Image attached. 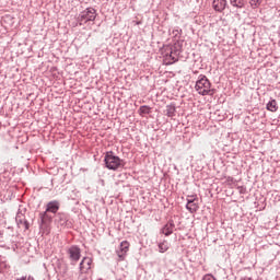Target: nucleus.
Listing matches in <instances>:
<instances>
[{
    "mask_svg": "<svg viewBox=\"0 0 280 280\" xmlns=\"http://www.w3.org/2000/svg\"><path fill=\"white\" fill-rule=\"evenodd\" d=\"M231 5H233V8H245L246 5V0H230Z\"/></svg>",
    "mask_w": 280,
    "mask_h": 280,
    "instance_id": "f3484780",
    "label": "nucleus"
},
{
    "mask_svg": "<svg viewBox=\"0 0 280 280\" xmlns=\"http://www.w3.org/2000/svg\"><path fill=\"white\" fill-rule=\"evenodd\" d=\"M195 89L199 95H209L211 93V81H209L207 75L201 74L196 82Z\"/></svg>",
    "mask_w": 280,
    "mask_h": 280,
    "instance_id": "f03ea898",
    "label": "nucleus"
},
{
    "mask_svg": "<svg viewBox=\"0 0 280 280\" xmlns=\"http://www.w3.org/2000/svg\"><path fill=\"white\" fill-rule=\"evenodd\" d=\"M104 163L105 167H107V170H112L113 172H117V170H124V167H126V162L119 156L115 155L113 151L106 152Z\"/></svg>",
    "mask_w": 280,
    "mask_h": 280,
    "instance_id": "f257e3e1",
    "label": "nucleus"
},
{
    "mask_svg": "<svg viewBox=\"0 0 280 280\" xmlns=\"http://www.w3.org/2000/svg\"><path fill=\"white\" fill-rule=\"evenodd\" d=\"M174 229H176V224H174V220H168V222L163 226L162 233L166 237H170V235H172V233H174Z\"/></svg>",
    "mask_w": 280,
    "mask_h": 280,
    "instance_id": "1a4fd4ad",
    "label": "nucleus"
},
{
    "mask_svg": "<svg viewBox=\"0 0 280 280\" xmlns=\"http://www.w3.org/2000/svg\"><path fill=\"white\" fill-rule=\"evenodd\" d=\"M277 101L271 100L267 103V110H270L271 113H277L278 110Z\"/></svg>",
    "mask_w": 280,
    "mask_h": 280,
    "instance_id": "a211bd4d",
    "label": "nucleus"
},
{
    "mask_svg": "<svg viewBox=\"0 0 280 280\" xmlns=\"http://www.w3.org/2000/svg\"><path fill=\"white\" fill-rule=\"evenodd\" d=\"M60 209V202L58 200L49 201L46 206V211L48 213H58Z\"/></svg>",
    "mask_w": 280,
    "mask_h": 280,
    "instance_id": "9d476101",
    "label": "nucleus"
},
{
    "mask_svg": "<svg viewBox=\"0 0 280 280\" xmlns=\"http://www.w3.org/2000/svg\"><path fill=\"white\" fill-rule=\"evenodd\" d=\"M159 253H167L170 250V243L164 240L163 242L158 244Z\"/></svg>",
    "mask_w": 280,
    "mask_h": 280,
    "instance_id": "dca6fc26",
    "label": "nucleus"
},
{
    "mask_svg": "<svg viewBox=\"0 0 280 280\" xmlns=\"http://www.w3.org/2000/svg\"><path fill=\"white\" fill-rule=\"evenodd\" d=\"M57 220L60 226H66L67 229L71 226V221H69V215L67 213H57Z\"/></svg>",
    "mask_w": 280,
    "mask_h": 280,
    "instance_id": "6e6552de",
    "label": "nucleus"
},
{
    "mask_svg": "<svg viewBox=\"0 0 280 280\" xmlns=\"http://www.w3.org/2000/svg\"><path fill=\"white\" fill-rule=\"evenodd\" d=\"M249 3L252 7L257 8V5H259V3H261V0H249Z\"/></svg>",
    "mask_w": 280,
    "mask_h": 280,
    "instance_id": "aec40b11",
    "label": "nucleus"
},
{
    "mask_svg": "<svg viewBox=\"0 0 280 280\" xmlns=\"http://www.w3.org/2000/svg\"><path fill=\"white\" fill-rule=\"evenodd\" d=\"M67 253L69 255V259L73 264H78V261H80V257H82V250L80 249V247H78V245L70 246Z\"/></svg>",
    "mask_w": 280,
    "mask_h": 280,
    "instance_id": "39448f33",
    "label": "nucleus"
},
{
    "mask_svg": "<svg viewBox=\"0 0 280 280\" xmlns=\"http://www.w3.org/2000/svg\"><path fill=\"white\" fill-rule=\"evenodd\" d=\"M128 250H130V243L128 241H122L119 245V249L116 252L120 261H124V259H126Z\"/></svg>",
    "mask_w": 280,
    "mask_h": 280,
    "instance_id": "423d86ee",
    "label": "nucleus"
},
{
    "mask_svg": "<svg viewBox=\"0 0 280 280\" xmlns=\"http://www.w3.org/2000/svg\"><path fill=\"white\" fill-rule=\"evenodd\" d=\"M97 11H95L94 8H88L84 11H82L78 16V23L79 25H85V23H89L91 21H95L97 19Z\"/></svg>",
    "mask_w": 280,
    "mask_h": 280,
    "instance_id": "7ed1b4c3",
    "label": "nucleus"
},
{
    "mask_svg": "<svg viewBox=\"0 0 280 280\" xmlns=\"http://www.w3.org/2000/svg\"><path fill=\"white\" fill-rule=\"evenodd\" d=\"M39 228L43 231H47V229H49V224H51V221L54 220V217H51L49 212L45 210L44 212L39 213Z\"/></svg>",
    "mask_w": 280,
    "mask_h": 280,
    "instance_id": "20e7f679",
    "label": "nucleus"
},
{
    "mask_svg": "<svg viewBox=\"0 0 280 280\" xmlns=\"http://www.w3.org/2000/svg\"><path fill=\"white\" fill-rule=\"evenodd\" d=\"M165 116L166 117H176V105H174V104L166 105Z\"/></svg>",
    "mask_w": 280,
    "mask_h": 280,
    "instance_id": "4468645a",
    "label": "nucleus"
},
{
    "mask_svg": "<svg viewBox=\"0 0 280 280\" xmlns=\"http://www.w3.org/2000/svg\"><path fill=\"white\" fill-rule=\"evenodd\" d=\"M174 36H178V34H183V30H174L173 31Z\"/></svg>",
    "mask_w": 280,
    "mask_h": 280,
    "instance_id": "5701e85b",
    "label": "nucleus"
},
{
    "mask_svg": "<svg viewBox=\"0 0 280 280\" xmlns=\"http://www.w3.org/2000/svg\"><path fill=\"white\" fill-rule=\"evenodd\" d=\"M186 209L190 213H196V211H198V209H200V207L198 206V201H188L186 205Z\"/></svg>",
    "mask_w": 280,
    "mask_h": 280,
    "instance_id": "2eb2a0df",
    "label": "nucleus"
},
{
    "mask_svg": "<svg viewBox=\"0 0 280 280\" xmlns=\"http://www.w3.org/2000/svg\"><path fill=\"white\" fill-rule=\"evenodd\" d=\"M202 280H215V278L213 277V275L207 273L206 276H203Z\"/></svg>",
    "mask_w": 280,
    "mask_h": 280,
    "instance_id": "4be33fe9",
    "label": "nucleus"
},
{
    "mask_svg": "<svg viewBox=\"0 0 280 280\" xmlns=\"http://www.w3.org/2000/svg\"><path fill=\"white\" fill-rule=\"evenodd\" d=\"M238 191H240V194H246V187L240 186Z\"/></svg>",
    "mask_w": 280,
    "mask_h": 280,
    "instance_id": "b1692460",
    "label": "nucleus"
},
{
    "mask_svg": "<svg viewBox=\"0 0 280 280\" xmlns=\"http://www.w3.org/2000/svg\"><path fill=\"white\" fill-rule=\"evenodd\" d=\"M18 226H24L25 231L30 230V222L25 219V215L19 211L15 217Z\"/></svg>",
    "mask_w": 280,
    "mask_h": 280,
    "instance_id": "0eeeda50",
    "label": "nucleus"
},
{
    "mask_svg": "<svg viewBox=\"0 0 280 280\" xmlns=\"http://www.w3.org/2000/svg\"><path fill=\"white\" fill-rule=\"evenodd\" d=\"M229 180H233V177H229Z\"/></svg>",
    "mask_w": 280,
    "mask_h": 280,
    "instance_id": "393cba45",
    "label": "nucleus"
},
{
    "mask_svg": "<svg viewBox=\"0 0 280 280\" xmlns=\"http://www.w3.org/2000/svg\"><path fill=\"white\" fill-rule=\"evenodd\" d=\"M178 47L177 45L171 47L170 58L173 62H178V56H180V48Z\"/></svg>",
    "mask_w": 280,
    "mask_h": 280,
    "instance_id": "ddd939ff",
    "label": "nucleus"
},
{
    "mask_svg": "<svg viewBox=\"0 0 280 280\" xmlns=\"http://www.w3.org/2000/svg\"><path fill=\"white\" fill-rule=\"evenodd\" d=\"M226 0H213L212 8L215 12H224L226 10Z\"/></svg>",
    "mask_w": 280,
    "mask_h": 280,
    "instance_id": "9b49d317",
    "label": "nucleus"
},
{
    "mask_svg": "<svg viewBox=\"0 0 280 280\" xmlns=\"http://www.w3.org/2000/svg\"><path fill=\"white\" fill-rule=\"evenodd\" d=\"M187 202H198V198L195 196H190L188 199H187Z\"/></svg>",
    "mask_w": 280,
    "mask_h": 280,
    "instance_id": "412c9836",
    "label": "nucleus"
},
{
    "mask_svg": "<svg viewBox=\"0 0 280 280\" xmlns=\"http://www.w3.org/2000/svg\"><path fill=\"white\" fill-rule=\"evenodd\" d=\"M91 264H93V259L84 257L80 262L81 272H88V270H91Z\"/></svg>",
    "mask_w": 280,
    "mask_h": 280,
    "instance_id": "f8f14e48",
    "label": "nucleus"
},
{
    "mask_svg": "<svg viewBox=\"0 0 280 280\" xmlns=\"http://www.w3.org/2000/svg\"><path fill=\"white\" fill-rule=\"evenodd\" d=\"M152 113V108L148 105H142L139 108V115H150Z\"/></svg>",
    "mask_w": 280,
    "mask_h": 280,
    "instance_id": "6ab92c4d",
    "label": "nucleus"
}]
</instances>
